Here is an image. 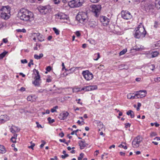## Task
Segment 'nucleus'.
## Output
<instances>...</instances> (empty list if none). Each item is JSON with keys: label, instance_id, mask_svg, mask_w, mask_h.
I'll return each instance as SVG.
<instances>
[{"label": "nucleus", "instance_id": "1", "mask_svg": "<svg viewBox=\"0 0 160 160\" xmlns=\"http://www.w3.org/2000/svg\"><path fill=\"white\" fill-rule=\"evenodd\" d=\"M18 15L20 19L24 21H30L33 17L32 12L23 8L20 9Z\"/></svg>", "mask_w": 160, "mask_h": 160}, {"label": "nucleus", "instance_id": "2", "mask_svg": "<svg viewBox=\"0 0 160 160\" xmlns=\"http://www.w3.org/2000/svg\"><path fill=\"white\" fill-rule=\"evenodd\" d=\"M146 31L143 25H139L135 31L134 36L136 38H140L144 37Z\"/></svg>", "mask_w": 160, "mask_h": 160}, {"label": "nucleus", "instance_id": "3", "mask_svg": "<svg viewBox=\"0 0 160 160\" xmlns=\"http://www.w3.org/2000/svg\"><path fill=\"white\" fill-rule=\"evenodd\" d=\"M11 8L8 6H3L0 9V16L4 19H7L9 17Z\"/></svg>", "mask_w": 160, "mask_h": 160}, {"label": "nucleus", "instance_id": "4", "mask_svg": "<svg viewBox=\"0 0 160 160\" xmlns=\"http://www.w3.org/2000/svg\"><path fill=\"white\" fill-rule=\"evenodd\" d=\"M76 18L80 23H83L88 21V16L86 12H79L76 16Z\"/></svg>", "mask_w": 160, "mask_h": 160}, {"label": "nucleus", "instance_id": "5", "mask_svg": "<svg viewBox=\"0 0 160 160\" xmlns=\"http://www.w3.org/2000/svg\"><path fill=\"white\" fill-rule=\"evenodd\" d=\"M51 9V7L50 5L39 7L38 8L39 12L42 14H45L50 12Z\"/></svg>", "mask_w": 160, "mask_h": 160}, {"label": "nucleus", "instance_id": "6", "mask_svg": "<svg viewBox=\"0 0 160 160\" xmlns=\"http://www.w3.org/2000/svg\"><path fill=\"white\" fill-rule=\"evenodd\" d=\"M142 138L140 136L135 138L132 142V145L133 148H137L139 146L140 143L142 141Z\"/></svg>", "mask_w": 160, "mask_h": 160}, {"label": "nucleus", "instance_id": "7", "mask_svg": "<svg viewBox=\"0 0 160 160\" xmlns=\"http://www.w3.org/2000/svg\"><path fill=\"white\" fill-rule=\"evenodd\" d=\"M82 74L84 78L87 81L91 80L93 78L92 74L88 70L83 71Z\"/></svg>", "mask_w": 160, "mask_h": 160}, {"label": "nucleus", "instance_id": "8", "mask_svg": "<svg viewBox=\"0 0 160 160\" xmlns=\"http://www.w3.org/2000/svg\"><path fill=\"white\" fill-rule=\"evenodd\" d=\"M101 8V6L99 5L92 6V11L94 13L95 16L98 17Z\"/></svg>", "mask_w": 160, "mask_h": 160}, {"label": "nucleus", "instance_id": "9", "mask_svg": "<svg viewBox=\"0 0 160 160\" xmlns=\"http://www.w3.org/2000/svg\"><path fill=\"white\" fill-rule=\"evenodd\" d=\"M34 80L32 83L36 87H39L42 82L40 75H36L34 78Z\"/></svg>", "mask_w": 160, "mask_h": 160}, {"label": "nucleus", "instance_id": "10", "mask_svg": "<svg viewBox=\"0 0 160 160\" xmlns=\"http://www.w3.org/2000/svg\"><path fill=\"white\" fill-rule=\"evenodd\" d=\"M122 17L124 19L128 20L131 18L132 15L128 11H122L121 12Z\"/></svg>", "mask_w": 160, "mask_h": 160}, {"label": "nucleus", "instance_id": "11", "mask_svg": "<svg viewBox=\"0 0 160 160\" xmlns=\"http://www.w3.org/2000/svg\"><path fill=\"white\" fill-rule=\"evenodd\" d=\"M147 93L146 90H140L137 92L136 93L137 98H142L145 97Z\"/></svg>", "mask_w": 160, "mask_h": 160}, {"label": "nucleus", "instance_id": "12", "mask_svg": "<svg viewBox=\"0 0 160 160\" xmlns=\"http://www.w3.org/2000/svg\"><path fill=\"white\" fill-rule=\"evenodd\" d=\"M56 16L58 18L60 19L68 20L69 19L68 16L62 13H58L56 15Z\"/></svg>", "mask_w": 160, "mask_h": 160}, {"label": "nucleus", "instance_id": "13", "mask_svg": "<svg viewBox=\"0 0 160 160\" xmlns=\"http://www.w3.org/2000/svg\"><path fill=\"white\" fill-rule=\"evenodd\" d=\"M100 21L104 26H106L108 24L110 21L109 19L108 18L104 16L100 17Z\"/></svg>", "mask_w": 160, "mask_h": 160}, {"label": "nucleus", "instance_id": "14", "mask_svg": "<svg viewBox=\"0 0 160 160\" xmlns=\"http://www.w3.org/2000/svg\"><path fill=\"white\" fill-rule=\"evenodd\" d=\"M69 115V113L67 112H64L60 113L59 116V118L61 120L66 119Z\"/></svg>", "mask_w": 160, "mask_h": 160}, {"label": "nucleus", "instance_id": "15", "mask_svg": "<svg viewBox=\"0 0 160 160\" xmlns=\"http://www.w3.org/2000/svg\"><path fill=\"white\" fill-rule=\"evenodd\" d=\"M9 120V117L6 115H1L0 116V122H4Z\"/></svg>", "mask_w": 160, "mask_h": 160}, {"label": "nucleus", "instance_id": "16", "mask_svg": "<svg viewBox=\"0 0 160 160\" xmlns=\"http://www.w3.org/2000/svg\"><path fill=\"white\" fill-rule=\"evenodd\" d=\"M145 8L146 11L152 9L154 8L153 5L150 2L148 3L145 4Z\"/></svg>", "mask_w": 160, "mask_h": 160}, {"label": "nucleus", "instance_id": "17", "mask_svg": "<svg viewBox=\"0 0 160 160\" xmlns=\"http://www.w3.org/2000/svg\"><path fill=\"white\" fill-rule=\"evenodd\" d=\"M88 24L90 27L91 28H94L97 25V22L93 20H90L88 21Z\"/></svg>", "mask_w": 160, "mask_h": 160}, {"label": "nucleus", "instance_id": "18", "mask_svg": "<svg viewBox=\"0 0 160 160\" xmlns=\"http://www.w3.org/2000/svg\"><path fill=\"white\" fill-rule=\"evenodd\" d=\"M38 35L37 39L40 42H42L44 40V37L40 33H37Z\"/></svg>", "mask_w": 160, "mask_h": 160}, {"label": "nucleus", "instance_id": "19", "mask_svg": "<svg viewBox=\"0 0 160 160\" xmlns=\"http://www.w3.org/2000/svg\"><path fill=\"white\" fill-rule=\"evenodd\" d=\"M79 145L80 149H82L86 147V144L84 142L81 141L79 143Z\"/></svg>", "mask_w": 160, "mask_h": 160}, {"label": "nucleus", "instance_id": "20", "mask_svg": "<svg viewBox=\"0 0 160 160\" xmlns=\"http://www.w3.org/2000/svg\"><path fill=\"white\" fill-rule=\"evenodd\" d=\"M74 2H75L74 1V0H73L68 2V6L71 8H74L76 7L75 3Z\"/></svg>", "mask_w": 160, "mask_h": 160}, {"label": "nucleus", "instance_id": "21", "mask_svg": "<svg viewBox=\"0 0 160 160\" xmlns=\"http://www.w3.org/2000/svg\"><path fill=\"white\" fill-rule=\"evenodd\" d=\"M127 114L128 115H130L131 118H133L135 117L134 113L133 111L131 110H129L127 112Z\"/></svg>", "mask_w": 160, "mask_h": 160}, {"label": "nucleus", "instance_id": "22", "mask_svg": "<svg viewBox=\"0 0 160 160\" xmlns=\"http://www.w3.org/2000/svg\"><path fill=\"white\" fill-rule=\"evenodd\" d=\"M75 3L76 7H78L81 6L82 3L80 1V0H74Z\"/></svg>", "mask_w": 160, "mask_h": 160}, {"label": "nucleus", "instance_id": "23", "mask_svg": "<svg viewBox=\"0 0 160 160\" xmlns=\"http://www.w3.org/2000/svg\"><path fill=\"white\" fill-rule=\"evenodd\" d=\"M127 98L130 99H133L134 98H137L136 93L134 96L131 93H129L127 95Z\"/></svg>", "mask_w": 160, "mask_h": 160}, {"label": "nucleus", "instance_id": "24", "mask_svg": "<svg viewBox=\"0 0 160 160\" xmlns=\"http://www.w3.org/2000/svg\"><path fill=\"white\" fill-rule=\"evenodd\" d=\"M43 56V54L42 53H41L39 55L37 54H35L34 56V57L35 59L38 60L41 58Z\"/></svg>", "mask_w": 160, "mask_h": 160}, {"label": "nucleus", "instance_id": "25", "mask_svg": "<svg viewBox=\"0 0 160 160\" xmlns=\"http://www.w3.org/2000/svg\"><path fill=\"white\" fill-rule=\"evenodd\" d=\"M6 152V150L3 146L0 145V153H4Z\"/></svg>", "mask_w": 160, "mask_h": 160}, {"label": "nucleus", "instance_id": "26", "mask_svg": "<svg viewBox=\"0 0 160 160\" xmlns=\"http://www.w3.org/2000/svg\"><path fill=\"white\" fill-rule=\"evenodd\" d=\"M155 6L158 9L160 8V0H157L155 1Z\"/></svg>", "mask_w": 160, "mask_h": 160}, {"label": "nucleus", "instance_id": "27", "mask_svg": "<svg viewBox=\"0 0 160 160\" xmlns=\"http://www.w3.org/2000/svg\"><path fill=\"white\" fill-rule=\"evenodd\" d=\"M90 88L91 87H90V86H86L82 88L81 90H84L85 91H91V89Z\"/></svg>", "mask_w": 160, "mask_h": 160}, {"label": "nucleus", "instance_id": "28", "mask_svg": "<svg viewBox=\"0 0 160 160\" xmlns=\"http://www.w3.org/2000/svg\"><path fill=\"white\" fill-rule=\"evenodd\" d=\"M158 53H159L157 51L153 52L151 53V58H154V57H156L157 56H158Z\"/></svg>", "mask_w": 160, "mask_h": 160}, {"label": "nucleus", "instance_id": "29", "mask_svg": "<svg viewBox=\"0 0 160 160\" xmlns=\"http://www.w3.org/2000/svg\"><path fill=\"white\" fill-rule=\"evenodd\" d=\"M34 97V96H28L27 98V99L28 101L33 102L34 101L33 99V97Z\"/></svg>", "mask_w": 160, "mask_h": 160}, {"label": "nucleus", "instance_id": "30", "mask_svg": "<svg viewBox=\"0 0 160 160\" xmlns=\"http://www.w3.org/2000/svg\"><path fill=\"white\" fill-rule=\"evenodd\" d=\"M7 53V52L5 51L0 54V59H2Z\"/></svg>", "mask_w": 160, "mask_h": 160}, {"label": "nucleus", "instance_id": "31", "mask_svg": "<svg viewBox=\"0 0 160 160\" xmlns=\"http://www.w3.org/2000/svg\"><path fill=\"white\" fill-rule=\"evenodd\" d=\"M127 52V49H124L120 52L119 53V56H121Z\"/></svg>", "mask_w": 160, "mask_h": 160}, {"label": "nucleus", "instance_id": "32", "mask_svg": "<svg viewBox=\"0 0 160 160\" xmlns=\"http://www.w3.org/2000/svg\"><path fill=\"white\" fill-rule=\"evenodd\" d=\"M88 41L91 44L95 45L96 43V41L94 39H90L88 40Z\"/></svg>", "mask_w": 160, "mask_h": 160}, {"label": "nucleus", "instance_id": "33", "mask_svg": "<svg viewBox=\"0 0 160 160\" xmlns=\"http://www.w3.org/2000/svg\"><path fill=\"white\" fill-rule=\"evenodd\" d=\"M53 30L54 31L55 33L57 35H58L59 34V31L55 28H53Z\"/></svg>", "mask_w": 160, "mask_h": 160}, {"label": "nucleus", "instance_id": "34", "mask_svg": "<svg viewBox=\"0 0 160 160\" xmlns=\"http://www.w3.org/2000/svg\"><path fill=\"white\" fill-rule=\"evenodd\" d=\"M155 65L154 64H151L148 67V68L153 71L155 69Z\"/></svg>", "mask_w": 160, "mask_h": 160}, {"label": "nucleus", "instance_id": "35", "mask_svg": "<svg viewBox=\"0 0 160 160\" xmlns=\"http://www.w3.org/2000/svg\"><path fill=\"white\" fill-rule=\"evenodd\" d=\"M30 143L31 144V145L30 146H28V147L29 148H31L32 150H33V148L34 147V146H35V144L34 143H33L32 142H30Z\"/></svg>", "mask_w": 160, "mask_h": 160}, {"label": "nucleus", "instance_id": "36", "mask_svg": "<svg viewBox=\"0 0 160 160\" xmlns=\"http://www.w3.org/2000/svg\"><path fill=\"white\" fill-rule=\"evenodd\" d=\"M96 55L97 56V58H94V60H95V61L98 60L99 59V58H100V55L99 53H97L95 54H94V56H95V57H96L95 56H96Z\"/></svg>", "mask_w": 160, "mask_h": 160}, {"label": "nucleus", "instance_id": "37", "mask_svg": "<svg viewBox=\"0 0 160 160\" xmlns=\"http://www.w3.org/2000/svg\"><path fill=\"white\" fill-rule=\"evenodd\" d=\"M154 44L156 47H160V40L154 42Z\"/></svg>", "mask_w": 160, "mask_h": 160}, {"label": "nucleus", "instance_id": "38", "mask_svg": "<svg viewBox=\"0 0 160 160\" xmlns=\"http://www.w3.org/2000/svg\"><path fill=\"white\" fill-rule=\"evenodd\" d=\"M16 30L18 32H25L26 31V30L24 28L22 29H17Z\"/></svg>", "mask_w": 160, "mask_h": 160}, {"label": "nucleus", "instance_id": "39", "mask_svg": "<svg viewBox=\"0 0 160 160\" xmlns=\"http://www.w3.org/2000/svg\"><path fill=\"white\" fill-rule=\"evenodd\" d=\"M48 120L50 123H52L55 121L54 119H51V118L50 117L48 118Z\"/></svg>", "mask_w": 160, "mask_h": 160}, {"label": "nucleus", "instance_id": "40", "mask_svg": "<svg viewBox=\"0 0 160 160\" xmlns=\"http://www.w3.org/2000/svg\"><path fill=\"white\" fill-rule=\"evenodd\" d=\"M97 123L98 124V126H100L101 128H103L104 127L102 123L101 122L98 121L97 122Z\"/></svg>", "mask_w": 160, "mask_h": 160}, {"label": "nucleus", "instance_id": "41", "mask_svg": "<svg viewBox=\"0 0 160 160\" xmlns=\"http://www.w3.org/2000/svg\"><path fill=\"white\" fill-rule=\"evenodd\" d=\"M84 154L82 153H81L80 154V157L78 158V160H81L82 158L83 157Z\"/></svg>", "mask_w": 160, "mask_h": 160}, {"label": "nucleus", "instance_id": "42", "mask_svg": "<svg viewBox=\"0 0 160 160\" xmlns=\"http://www.w3.org/2000/svg\"><path fill=\"white\" fill-rule=\"evenodd\" d=\"M15 130L12 126L10 129V132L13 133H14L16 132Z\"/></svg>", "mask_w": 160, "mask_h": 160}, {"label": "nucleus", "instance_id": "43", "mask_svg": "<svg viewBox=\"0 0 160 160\" xmlns=\"http://www.w3.org/2000/svg\"><path fill=\"white\" fill-rule=\"evenodd\" d=\"M80 91V88H74L72 89L73 92H76Z\"/></svg>", "mask_w": 160, "mask_h": 160}, {"label": "nucleus", "instance_id": "44", "mask_svg": "<svg viewBox=\"0 0 160 160\" xmlns=\"http://www.w3.org/2000/svg\"><path fill=\"white\" fill-rule=\"evenodd\" d=\"M91 90H93L97 89V87L96 86H90Z\"/></svg>", "mask_w": 160, "mask_h": 160}, {"label": "nucleus", "instance_id": "45", "mask_svg": "<svg viewBox=\"0 0 160 160\" xmlns=\"http://www.w3.org/2000/svg\"><path fill=\"white\" fill-rule=\"evenodd\" d=\"M14 128L15 129V130L16 132H18L20 130V129L17 127H16L14 126H13Z\"/></svg>", "mask_w": 160, "mask_h": 160}, {"label": "nucleus", "instance_id": "46", "mask_svg": "<svg viewBox=\"0 0 160 160\" xmlns=\"http://www.w3.org/2000/svg\"><path fill=\"white\" fill-rule=\"evenodd\" d=\"M33 60L32 59H31L29 63H28V66L29 67H31V65H33Z\"/></svg>", "mask_w": 160, "mask_h": 160}, {"label": "nucleus", "instance_id": "47", "mask_svg": "<svg viewBox=\"0 0 160 160\" xmlns=\"http://www.w3.org/2000/svg\"><path fill=\"white\" fill-rule=\"evenodd\" d=\"M79 130V129H77L76 130L73 131L71 133L72 135H73L75 133L76 135H77V132Z\"/></svg>", "mask_w": 160, "mask_h": 160}, {"label": "nucleus", "instance_id": "48", "mask_svg": "<svg viewBox=\"0 0 160 160\" xmlns=\"http://www.w3.org/2000/svg\"><path fill=\"white\" fill-rule=\"evenodd\" d=\"M125 66V64H122L118 66V68H120V69H124V67Z\"/></svg>", "mask_w": 160, "mask_h": 160}, {"label": "nucleus", "instance_id": "49", "mask_svg": "<svg viewBox=\"0 0 160 160\" xmlns=\"http://www.w3.org/2000/svg\"><path fill=\"white\" fill-rule=\"evenodd\" d=\"M119 147L120 148H124V149H126L127 148V146H124V145H122V144H120L119 145Z\"/></svg>", "mask_w": 160, "mask_h": 160}, {"label": "nucleus", "instance_id": "50", "mask_svg": "<svg viewBox=\"0 0 160 160\" xmlns=\"http://www.w3.org/2000/svg\"><path fill=\"white\" fill-rule=\"evenodd\" d=\"M154 81L155 82H158L160 81V77L154 78Z\"/></svg>", "mask_w": 160, "mask_h": 160}, {"label": "nucleus", "instance_id": "51", "mask_svg": "<svg viewBox=\"0 0 160 160\" xmlns=\"http://www.w3.org/2000/svg\"><path fill=\"white\" fill-rule=\"evenodd\" d=\"M69 156L68 154H65L64 155H62L61 157L62 159H65L66 157H68Z\"/></svg>", "mask_w": 160, "mask_h": 160}, {"label": "nucleus", "instance_id": "52", "mask_svg": "<svg viewBox=\"0 0 160 160\" xmlns=\"http://www.w3.org/2000/svg\"><path fill=\"white\" fill-rule=\"evenodd\" d=\"M42 143L40 146V147L41 148H42L46 143V142L42 140Z\"/></svg>", "mask_w": 160, "mask_h": 160}, {"label": "nucleus", "instance_id": "53", "mask_svg": "<svg viewBox=\"0 0 160 160\" xmlns=\"http://www.w3.org/2000/svg\"><path fill=\"white\" fill-rule=\"evenodd\" d=\"M21 62L22 63H27V61L26 59H22L21 60Z\"/></svg>", "mask_w": 160, "mask_h": 160}, {"label": "nucleus", "instance_id": "54", "mask_svg": "<svg viewBox=\"0 0 160 160\" xmlns=\"http://www.w3.org/2000/svg\"><path fill=\"white\" fill-rule=\"evenodd\" d=\"M52 81L51 79L50 78H48L46 79V82H51Z\"/></svg>", "mask_w": 160, "mask_h": 160}, {"label": "nucleus", "instance_id": "55", "mask_svg": "<svg viewBox=\"0 0 160 160\" xmlns=\"http://www.w3.org/2000/svg\"><path fill=\"white\" fill-rule=\"evenodd\" d=\"M76 35L77 37H79L81 35V34L78 31H77L76 32Z\"/></svg>", "mask_w": 160, "mask_h": 160}, {"label": "nucleus", "instance_id": "56", "mask_svg": "<svg viewBox=\"0 0 160 160\" xmlns=\"http://www.w3.org/2000/svg\"><path fill=\"white\" fill-rule=\"evenodd\" d=\"M125 128H128V127H130V124L129 123H125Z\"/></svg>", "mask_w": 160, "mask_h": 160}, {"label": "nucleus", "instance_id": "57", "mask_svg": "<svg viewBox=\"0 0 160 160\" xmlns=\"http://www.w3.org/2000/svg\"><path fill=\"white\" fill-rule=\"evenodd\" d=\"M79 118L82 120V125L84 124L85 122L84 121V119H83V117H79Z\"/></svg>", "mask_w": 160, "mask_h": 160}, {"label": "nucleus", "instance_id": "58", "mask_svg": "<svg viewBox=\"0 0 160 160\" xmlns=\"http://www.w3.org/2000/svg\"><path fill=\"white\" fill-rule=\"evenodd\" d=\"M11 140L12 141V142L13 143H15L16 142L15 138L14 137H12L11 138Z\"/></svg>", "mask_w": 160, "mask_h": 160}, {"label": "nucleus", "instance_id": "59", "mask_svg": "<svg viewBox=\"0 0 160 160\" xmlns=\"http://www.w3.org/2000/svg\"><path fill=\"white\" fill-rule=\"evenodd\" d=\"M60 0H53L55 4H57L59 3Z\"/></svg>", "mask_w": 160, "mask_h": 160}, {"label": "nucleus", "instance_id": "60", "mask_svg": "<svg viewBox=\"0 0 160 160\" xmlns=\"http://www.w3.org/2000/svg\"><path fill=\"white\" fill-rule=\"evenodd\" d=\"M46 91V90L45 89H40L38 91V92L42 93V92H44L45 91Z\"/></svg>", "mask_w": 160, "mask_h": 160}, {"label": "nucleus", "instance_id": "61", "mask_svg": "<svg viewBox=\"0 0 160 160\" xmlns=\"http://www.w3.org/2000/svg\"><path fill=\"white\" fill-rule=\"evenodd\" d=\"M90 1L93 3H97L100 0H90Z\"/></svg>", "mask_w": 160, "mask_h": 160}, {"label": "nucleus", "instance_id": "62", "mask_svg": "<svg viewBox=\"0 0 160 160\" xmlns=\"http://www.w3.org/2000/svg\"><path fill=\"white\" fill-rule=\"evenodd\" d=\"M51 70V68L50 66H48L46 68V70L48 71H50Z\"/></svg>", "mask_w": 160, "mask_h": 160}, {"label": "nucleus", "instance_id": "63", "mask_svg": "<svg viewBox=\"0 0 160 160\" xmlns=\"http://www.w3.org/2000/svg\"><path fill=\"white\" fill-rule=\"evenodd\" d=\"M64 133L62 132L61 133L59 134V136L62 138L64 136Z\"/></svg>", "mask_w": 160, "mask_h": 160}, {"label": "nucleus", "instance_id": "64", "mask_svg": "<svg viewBox=\"0 0 160 160\" xmlns=\"http://www.w3.org/2000/svg\"><path fill=\"white\" fill-rule=\"evenodd\" d=\"M50 159L51 160H57L58 158L56 156H55L53 158H51Z\"/></svg>", "mask_w": 160, "mask_h": 160}]
</instances>
